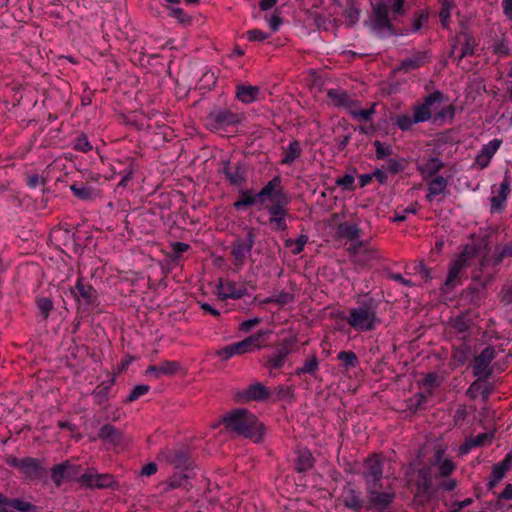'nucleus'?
Listing matches in <instances>:
<instances>
[{"label": "nucleus", "mask_w": 512, "mask_h": 512, "mask_svg": "<svg viewBox=\"0 0 512 512\" xmlns=\"http://www.w3.org/2000/svg\"><path fill=\"white\" fill-rule=\"evenodd\" d=\"M206 119L208 127L212 130L223 129L240 122L239 116L226 108L211 111Z\"/></svg>", "instance_id": "15"}, {"label": "nucleus", "mask_w": 512, "mask_h": 512, "mask_svg": "<svg viewBox=\"0 0 512 512\" xmlns=\"http://www.w3.org/2000/svg\"><path fill=\"white\" fill-rule=\"evenodd\" d=\"M366 492L370 506L378 510L388 508L395 499V492L391 486L384 487L382 483L373 487L367 486Z\"/></svg>", "instance_id": "9"}, {"label": "nucleus", "mask_w": 512, "mask_h": 512, "mask_svg": "<svg viewBox=\"0 0 512 512\" xmlns=\"http://www.w3.org/2000/svg\"><path fill=\"white\" fill-rule=\"evenodd\" d=\"M0 512H39V508L23 498H7L0 493Z\"/></svg>", "instance_id": "17"}, {"label": "nucleus", "mask_w": 512, "mask_h": 512, "mask_svg": "<svg viewBox=\"0 0 512 512\" xmlns=\"http://www.w3.org/2000/svg\"><path fill=\"white\" fill-rule=\"evenodd\" d=\"M218 173L223 174L232 186H242L247 180V169L244 162L232 164L229 159L221 160Z\"/></svg>", "instance_id": "10"}, {"label": "nucleus", "mask_w": 512, "mask_h": 512, "mask_svg": "<svg viewBox=\"0 0 512 512\" xmlns=\"http://www.w3.org/2000/svg\"><path fill=\"white\" fill-rule=\"evenodd\" d=\"M496 352L495 349L491 346L484 348L481 353L475 357L473 363V374L478 377V379L487 380L491 374L492 369L490 364L492 360L495 358Z\"/></svg>", "instance_id": "16"}, {"label": "nucleus", "mask_w": 512, "mask_h": 512, "mask_svg": "<svg viewBox=\"0 0 512 512\" xmlns=\"http://www.w3.org/2000/svg\"><path fill=\"white\" fill-rule=\"evenodd\" d=\"M70 190L72 191L73 195L79 200L87 201L91 200L93 197L92 188L85 184H72L70 186Z\"/></svg>", "instance_id": "43"}, {"label": "nucleus", "mask_w": 512, "mask_h": 512, "mask_svg": "<svg viewBox=\"0 0 512 512\" xmlns=\"http://www.w3.org/2000/svg\"><path fill=\"white\" fill-rule=\"evenodd\" d=\"M318 369L319 361L318 358L314 355L309 360L305 361L303 366L298 367L294 373L297 376H301L303 374H310L313 376L318 371Z\"/></svg>", "instance_id": "41"}, {"label": "nucleus", "mask_w": 512, "mask_h": 512, "mask_svg": "<svg viewBox=\"0 0 512 512\" xmlns=\"http://www.w3.org/2000/svg\"><path fill=\"white\" fill-rule=\"evenodd\" d=\"M374 146L376 148V157L378 159H383L392 153V150L389 146H385L383 143H381L378 140H376L374 142Z\"/></svg>", "instance_id": "61"}, {"label": "nucleus", "mask_w": 512, "mask_h": 512, "mask_svg": "<svg viewBox=\"0 0 512 512\" xmlns=\"http://www.w3.org/2000/svg\"><path fill=\"white\" fill-rule=\"evenodd\" d=\"M79 482L90 489H105L114 486V476L109 473L99 474L95 469L89 468L79 477Z\"/></svg>", "instance_id": "14"}, {"label": "nucleus", "mask_w": 512, "mask_h": 512, "mask_svg": "<svg viewBox=\"0 0 512 512\" xmlns=\"http://www.w3.org/2000/svg\"><path fill=\"white\" fill-rule=\"evenodd\" d=\"M244 37H246V39L251 42H262V41L268 39L270 37V34L264 32L260 29H252V30H248L244 34Z\"/></svg>", "instance_id": "54"}, {"label": "nucleus", "mask_w": 512, "mask_h": 512, "mask_svg": "<svg viewBox=\"0 0 512 512\" xmlns=\"http://www.w3.org/2000/svg\"><path fill=\"white\" fill-rule=\"evenodd\" d=\"M328 98L338 107H344L347 111L351 106H355L349 94L342 89H329L327 91Z\"/></svg>", "instance_id": "32"}, {"label": "nucleus", "mask_w": 512, "mask_h": 512, "mask_svg": "<svg viewBox=\"0 0 512 512\" xmlns=\"http://www.w3.org/2000/svg\"><path fill=\"white\" fill-rule=\"evenodd\" d=\"M263 335L264 333L259 331L254 335L248 336L242 341L225 346L216 351V356H218L221 361H227L235 355H242L258 350L261 347L260 339Z\"/></svg>", "instance_id": "7"}, {"label": "nucleus", "mask_w": 512, "mask_h": 512, "mask_svg": "<svg viewBox=\"0 0 512 512\" xmlns=\"http://www.w3.org/2000/svg\"><path fill=\"white\" fill-rule=\"evenodd\" d=\"M290 349L286 346L280 347L276 353L271 356L266 363L267 368L270 370L280 369L284 366L287 356L290 354Z\"/></svg>", "instance_id": "38"}, {"label": "nucleus", "mask_w": 512, "mask_h": 512, "mask_svg": "<svg viewBox=\"0 0 512 512\" xmlns=\"http://www.w3.org/2000/svg\"><path fill=\"white\" fill-rule=\"evenodd\" d=\"M339 500L348 509L360 511L363 508L362 493L352 483H347L343 487Z\"/></svg>", "instance_id": "18"}, {"label": "nucleus", "mask_w": 512, "mask_h": 512, "mask_svg": "<svg viewBox=\"0 0 512 512\" xmlns=\"http://www.w3.org/2000/svg\"><path fill=\"white\" fill-rule=\"evenodd\" d=\"M337 358L343 363L346 369L354 368L359 364L358 358L353 351H340Z\"/></svg>", "instance_id": "48"}, {"label": "nucleus", "mask_w": 512, "mask_h": 512, "mask_svg": "<svg viewBox=\"0 0 512 512\" xmlns=\"http://www.w3.org/2000/svg\"><path fill=\"white\" fill-rule=\"evenodd\" d=\"M287 218L288 217L269 218L268 224L270 225L273 231L282 232L287 230L288 228Z\"/></svg>", "instance_id": "57"}, {"label": "nucleus", "mask_w": 512, "mask_h": 512, "mask_svg": "<svg viewBox=\"0 0 512 512\" xmlns=\"http://www.w3.org/2000/svg\"><path fill=\"white\" fill-rule=\"evenodd\" d=\"M290 199L286 193H280L278 199L267 207L269 218L289 217L288 205Z\"/></svg>", "instance_id": "27"}, {"label": "nucleus", "mask_w": 512, "mask_h": 512, "mask_svg": "<svg viewBox=\"0 0 512 512\" xmlns=\"http://www.w3.org/2000/svg\"><path fill=\"white\" fill-rule=\"evenodd\" d=\"M150 390V386L149 385H145V384H141V385H136L132 391L130 392V394L127 396V399L126 401L127 402H133V401H136L139 397L147 394Z\"/></svg>", "instance_id": "55"}, {"label": "nucleus", "mask_w": 512, "mask_h": 512, "mask_svg": "<svg viewBox=\"0 0 512 512\" xmlns=\"http://www.w3.org/2000/svg\"><path fill=\"white\" fill-rule=\"evenodd\" d=\"M314 465V458L308 449L298 451L295 459V470L304 473L310 470Z\"/></svg>", "instance_id": "34"}, {"label": "nucleus", "mask_w": 512, "mask_h": 512, "mask_svg": "<svg viewBox=\"0 0 512 512\" xmlns=\"http://www.w3.org/2000/svg\"><path fill=\"white\" fill-rule=\"evenodd\" d=\"M218 294L222 299H240L246 295V289L244 287L238 288L236 283L233 281H222L220 280L218 286Z\"/></svg>", "instance_id": "26"}, {"label": "nucleus", "mask_w": 512, "mask_h": 512, "mask_svg": "<svg viewBox=\"0 0 512 512\" xmlns=\"http://www.w3.org/2000/svg\"><path fill=\"white\" fill-rule=\"evenodd\" d=\"M345 17L349 24L354 25L360 18V9L356 0H348L345 10Z\"/></svg>", "instance_id": "46"}, {"label": "nucleus", "mask_w": 512, "mask_h": 512, "mask_svg": "<svg viewBox=\"0 0 512 512\" xmlns=\"http://www.w3.org/2000/svg\"><path fill=\"white\" fill-rule=\"evenodd\" d=\"M478 248L474 244H466L460 254L454 259L448 268L447 277L444 283V292L453 290L460 284L462 271L471 265L472 260L477 256Z\"/></svg>", "instance_id": "4"}, {"label": "nucleus", "mask_w": 512, "mask_h": 512, "mask_svg": "<svg viewBox=\"0 0 512 512\" xmlns=\"http://www.w3.org/2000/svg\"><path fill=\"white\" fill-rule=\"evenodd\" d=\"M428 14L425 11L416 12L414 15L411 32H418L427 21Z\"/></svg>", "instance_id": "59"}, {"label": "nucleus", "mask_w": 512, "mask_h": 512, "mask_svg": "<svg viewBox=\"0 0 512 512\" xmlns=\"http://www.w3.org/2000/svg\"><path fill=\"white\" fill-rule=\"evenodd\" d=\"M448 181L443 176H435L427 186L426 199L432 202L436 196L446 192Z\"/></svg>", "instance_id": "30"}, {"label": "nucleus", "mask_w": 512, "mask_h": 512, "mask_svg": "<svg viewBox=\"0 0 512 512\" xmlns=\"http://www.w3.org/2000/svg\"><path fill=\"white\" fill-rule=\"evenodd\" d=\"M5 463L10 467L18 469L28 479H39L45 473V459L33 457L17 458L10 454L6 456Z\"/></svg>", "instance_id": "6"}, {"label": "nucleus", "mask_w": 512, "mask_h": 512, "mask_svg": "<svg viewBox=\"0 0 512 512\" xmlns=\"http://www.w3.org/2000/svg\"><path fill=\"white\" fill-rule=\"evenodd\" d=\"M373 18L370 28L373 33L381 38L396 35V30L391 22L389 13L383 4H376L372 9Z\"/></svg>", "instance_id": "8"}, {"label": "nucleus", "mask_w": 512, "mask_h": 512, "mask_svg": "<svg viewBox=\"0 0 512 512\" xmlns=\"http://www.w3.org/2000/svg\"><path fill=\"white\" fill-rule=\"evenodd\" d=\"M457 41H461L462 44L461 52L457 59L459 63L463 58L474 55L477 43L475 38L467 32L461 33L457 37Z\"/></svg>", "instance_id": "31"}, {"label": "nucleus", "mask_w": 512, "mask_h": 512, "mask_svg": "<svg viewBox=\"0 0 512 512\" xmlns=\"http://www.w3.org/2000/svg\"><path fill=\"white\" fill-rule=\"evenodd\" d=\"M308 242V236L305 234H301L296 240L294 239H287L285 240V246L291 248V252L293 255L300 254Z\"/></svg>", "instance_id": "44"}, {"label": "nucleus", "mask_w": 512, "mask_h": 512, "mask_svg": "<svg viewBox=\"0 0 512 512\" xmlns=\"http://www.w3.org/2000/svg\"><path fill=\"white\" fill-rule=\"evenodd\" d=\"M430 59L431 55L429 51H415L412 53L410 57H407L400 61L399 65L396 68V71L409 73L429 63Z\"/></svg>", "instance_id": "19"}, {"label": "nucleus", "mask_w": 512, "mask_h": 512, "mask_svg": "<svg viewBox=\"0 0 512 512\" xmlns=\"http://www.w3.org/2000/svg\"><path fill=\"white\" fill-rule=\"evenodd\" d=\"M260 88L253 85H238L236 88V97L244 104H251L258 99Z\"/></svg>", "instance_id": "29"}, {"label": "nucleus", "mask_w": 512, "mask_h": 512, "mask_svg": "<svg viewBox=\"0 0 512 512\" xmlns=\"http://www.w3.org/2000/svg\"><path fill=\"white\" fill-rule=\"evenodd\" d=\"M274 296H275V304H278L280 306H284V305L294 302V295L287 291H281V292L275 294Z\"/></svg>", "instance_id": "60"}, {"label": "nucleus", "mask_w": 512, "mask_h": 512, "mask_svg": "<svg viewBox=\"0 0 512 512\" xmlns=\"http://www.w3.org/2000/svg\"><path fill=\"white\" fill-rule=\"evenodd\" d=\"M280 193L285 192L281 186V178L277 175L268 181L257 193V198L260 200V205H263L266 200H271L273 203L275 199H278Z\"/></svg>", "instance_id": "22"}, {"label": "nucleus", "mask_w": 512, "mask_h": 512, "mask_svg": "<svg viewBox=\"0 0 512 512\" xmlns=\"http://www.w3.org/2000/svg\"><path fill=\"white\" fill-rule=\"evenodd\" d=\"M502 144L501 139H493L487 144H484L475 157V164L480 169H485L489 166L491 159L496 154Z\"/></svg>", "instance_id": "21"}, {"label": "nucleus", "mask_w": 512, "mask_h": 512, "mask_svg": "<svg viewBox=\"0 0 512 512\" xmlns=\"http://www.w3.org/2000/svg\"><path fill=\"white\" fill-rule=\"evenodd\" d=\"M256 204H260V200L257 198V193H253L251 190H241L239 192V198L234 202L233 207L236 210H242Z\"/></svg>", "instance_id": "33"}, {"label": "nucleus", "mask_w": 512, "mask_h": 512, "mask_svg": "<svg viewBox=\"0 0 512 512\" xmlns=\"http://www.w3.org/2000/svg\"><path fill=\"white\" fill-rule=\"evenodd\" d=\"M301 147L300 143L297 140H293L289 143L287 148H285L283 152V157L281 163L283 165H291L298 159L301 155Z\"/></svg>", "instance_id": "37"}, {"label": "nucleus", "mask_w": 512, "mask_h": 512, "mask_svg": "<svg viewBox=\"0 0 512 512\" xmlns=\"http://www.w3.org/2000/svg\"><path fill=\"white\" fill-rule=\"evenodd\" d=\"M443 455V450H437L434 455L435 463H439L440 475L448 477L455 470V464L450 459L442 460Z\"/></svg>", "instance_id": "39"}, {"label": "nucleus", "mask_w": 512, "mask_h": 512, "mask_svg": "<svg viewBox=\"0 0 512 512\" xmlns=\"http://www.w3.org/2000/svg\"><path fill=\"white\" fill-rule=\"evenodd\" d=\"M512 464V455L507 454L506 457L499 463L495 464L492 468L489 481L488 489L494 488L505 476Z\"/></svg>", "instance_id": "24"}, {"label": "nucleus", "mask_w": 512, "mask_h": 512, "mask_svg": "<svg viewBox=\"0 0 512 512\" xmlns=\"http://www.w3.org/2000/svg\"><path fill=\"white\" fill-rule=\"evenodd\" d=\"M188 483L187 475L183 473H175L173 474L165 483L164 492H169L171 490L185 487Z\"/></svg>", "instance_id": "40"}, {"label": "nucleus", "mask_w": 512, "mask_h": 512, "mask_svg": "<svg viewBox=\"0 0 512 512\" xmlns=\"http://www.w3.org/2000/svg\"><path fill=\"white\" fill-rule=\"evenodd\" d=\"M510 186H511L510 176L508 175V173H506L503 181L499 185L497 195L493 196L491 198V211L492 212H498V211L502 210V208L507 200V197L509 195Z\"/></svg>", "instance_id": "25"}, {"label": "nucleus", "mask_w": 512, "mask_h": 512, "mask_svg": "<svg viewBox=\"0 0 512 512\" xmlns=\"http://www.w3.org/2000/svg\"><path fill=\"white\" fill-rule=\"evenodd\" d=\"M386 169L392 174H396L401 172L404 169V166L400 160L397 159H389L386 163Z\"/></svg>", "instance_id": "62"}, {"label": "nucleus", "mask_w": 512, "mask_h": 512, "mask_svg": "<svg viewBox=\"0 0 512 512\" xmlns=\"http://www.w3.org/2000/svg\"><path fill=\"white\" fill-rule=\"evenodd\" d=\"M365 483V487H373L382 483L383 479V460L380 455L374 454L368 457L363 463V471L361 473Z\"/></svg>", "instance_id": "12"}, {"label": "nucleus", "mask_w": 512, "mask_h": 512, "mask_svg": "<svg viewBox=\"0 0 512 512\" xmlns=\"http://www.w3.org/2000/svg\"><path fill=\"white\" fill-rule=\"evenodd\" d=\"M44 184L45 180L41 179L38 173L29 174L26 177V184L29 188H36L39 184Z\"/></svg>", "instance_id": "63"}, {"label": "nucleus", "mask_w": 512, "mask_h": 512, "mask_svg": "<svg viewBox=\"0 0 512 512\" xmlns=\"http://www.w3.org/2000/svg\"><path fill=\"white\" fill-rule=\"evenodd\" d=\"M418 203H412L407 208L399 210L396 209L392 218L393 222H403L407 219V214H416Z\"/></svg>", "instance_id": "51"}, {"label": "nucleus", "mask_w": 512, "mask_h": 512, "mask_svg": "<svg viewBox=\"0 0 512 512\" xmlns=\"http://www.w3.org/2000/svg\"><path fill=\"white\" fill-rule=\"evenodd\" d=\"M451 326L455 331L464 333L469 329V322L465 317L457 316L451 320Z\"/></svg>", "instance_id": "58"}, {"label": "nucleus", "mask_w": 512, "mask_h": 512, "mask_svg": "<svg viewBox=\"0 0 512 512\" xmlns=\"http://www.w3.org/2000/svg\"><path fill=\"white\" fill-rule=\"evenodd\" d=\"M444 167L443 161L438 157H429L419 160L416 164L417 171L424 179L435 176Z\"/></svg>", "instance_id": "23"}, {"label": "nucleus", "mask_w": 512, "mask_h": 512, "mask_svg": "<svg viewBox=\"0 0 512 512\" xmlns=\"http://www.w3.org/2000/svg\"><path fill=\"white\" fill-rule=\"evenodd\" d=\"M80 470V465L72 464L66 460L51 468V479L57 487L61 486L65 480L79 481Z\"/></svg>", "instance_id": "13"}, {"label": "nucleus", "mask_w": 512, "mask_h": 512, "mask_svg": "<svg viewBox=\"0 0 512 512\" xmlns=\"http://www.w3.org/2000/svg\"><path fill=\"white\" fill-rule=\"evenodd\" d=\"M338 234L349 241L359 240L361 230L356 223L343 222L337 227Z\"/></svg>", "instance_id": "35"}, {"label": "nucleus", "mask_w": 512, "mask_h": 512, "mask_svg": "<svg viewBox=\"0 0 512 512\" xmlns=\"http://www.w3.org/2000/svg\"><path fill=\"white\" fill-rule=\"evenodd\" d=\"M217 83V76L214 71L207 70L200 78V85L204 89H212Z\"/></svg>", "instance_id": "53"}, {"label": "nucleus", "mask_w": 512, "mask_h": 512, "mask_svg": "<svg viewBox=\"0 0 512 512\" xmlns=\"http://www.w3.org/2000/svg\"><path fill=\"white\" fill-rule=\"evenodd\" d=\"M348 113L352 118L358 121H370L372 116L375 114V108L372 106L368 109H359L355 106H351Z\"/></svg>", "instance_id": "42"}, {"label": "nucleus", "mask_w": 512, "mask_h": 512, "mask_svg": "<svg viewBox=\"0 0 512 512\" xmlns=\"http://www.w3.org/2000/svg\"><path fill=\"white\" fill-rule=\"evenodd\" d=\"M122 437V432L111 424L103 425L98 432L99 439L112 445H119L122 442Z\"/></svg>", "instance_id": "28"}, {"label": "nucleus", "mask_w": 512, "mask_h": 512, "mask_svg": "<svg viewBox=\"0 0 512 512\" xmlns=\"http://www.w3.org/2000/svg\"><path fill=\"white\" fill-rule=\"evenodd\" d=\"M493 52L500 56H507L509 55V47L505 41L501 40L493 45Z\"/></svg>", "instance_id": "64"}, {"label": "nucleus", "mask_w": 512, "mask_h": 512, "mask_svg": "<svg viewBox=\"0 0 512 512\" xmlns=\"http://www.w3.org/2000/svg\"><path fill=\"white\" fill-rule=\"evenodd\" d=\"M378 4H383L387 13H391L393 18L404 16L407 13L406 0H384Z\"/></svg>", "instance_id": "36"}, {"label": "nucleus", "mask_w": 512, "mask_h": 512, "mask_svg": "<svg viewBox=\"0 0 512 512\" xmlns=\"http://www.w3.org/2000/svg\"><path fill=\"white\" fill-rule=\"evenodd\" d=\"M36 305L40 315L46 320L53 309V301L48 297H41L36 300Z\"/></svg>", "instance_id": "49"}, {"label": "nucleus", "mask_w": 512, "mask_h": 512, "mask_svg": "<svg viewBox=\"0 0 512 512\" xmlns=\"http://www.w3.org/2000/svg\"><path fill=\"white\" fill-rule=\"evenodd\" d=\"M354 176L352 174H345L342 177H338L335 180L337 186L343 188L344 190L352 191L354 190Z\"/></svg>", "instance_id": "56"}, {"label": "nucleus", "mask_w": 512, "mask_h": 512, "mask_svg": "<svg viewBox=\"0 0 512 512\" xmlns=\"http://www.w3.org/2000/svg\"><path fill=\"white\" fill-rule=\"evenodd\" d=\"M225 429L259 442L264 434V426L258 418L243 408H236L222 417Z\"/></svg>", "instance_id": "2"}, {"label": "nucleus", "mask_w": 512, "mask_h": 512, "mask_svg": "<svg viewBox=\"0 0 512 512\" xmlns=\"http://www.w3.org/2000/svg\"><path fill=\"white\" fill-rule=\"evenodd\" d=\"M255 233L253 228H248L246 236L237 237L230 246V254L233 258L234 270L239 272L245 265L247 258L251 255L255 244Z\"/></svg>", "instance_id": "5"}, {"label": "nucleus", "mask_w": 512, "mask_h": 512, "mask_svg": "<svg viewBox=\"0 0 512 512\" xmlns=\"http://www.w3.org/2000/svg\"><path fill=\"white\" fill-rule=\"evenodd\" d=\"M181 368L178 361H163L158 365V372L162 376H172L176 374Z\"/></svg>", "instance_id": "45"}, {"label": "nucleus", "mask_w": 512, "mask_h": 512, "mask_svg": "<svg viewBox=\"0 0 512 512\" xmlns=\"http://www.w3.org/2000/svg\"><path fill=\"white\" fill-rule=\"evenodd\" d=\"M238 396L244 401L263 402L270 398L271 392L264 384L255 382L241 391Z\"/></svg>", "instance_id": "20"}, {"label": "nucleus", "mask_w": 512, "mask_h": 512, "mask_svg": "<svg viewBox=\"0 0 512 512\" xmlns=\"http://www.w3.org/2000/svg\"><path fill=\"white\" fill-rule=\"evenodd\" d=\"M356 306L350 308L346 322L358 332H370L381 323L378 316L379 301L370 293L359 294L355 298Z\"/></svg>", "instance_id": "1"}, {"label": "nucleus", "mask_w": 512, "mask_h": 512, "mask_svg": "<svg viewBox=\"0 0 512 512\" xmlns=\"http://www.w3.org/2000/svg\"><path fill=\"white\" fill-rule=\"evenodd\" d=\"M443 100V93L434 91L427 95L423 102L416 105L413 109V115L407 113L396 115L391 118L394 126L402 131H408L414 124L423 123L431 119L432 110H435V104H440Z\"/></svg>", "instance_id": "3"}, {"label": "nucleus", "mask_w": 512, "mask_h": 512, "mask_svg": "<svg viewBox=\"0 0 512 512\" xmlns=\"http://www.w3.org/2000/svg\"><path fill=\"white\" fill-rule=\"evenodd\" d=\"M494 436H495V434L493 431L481 433L475 437H471L470 444L474 445V447H482L485 445H489L492 443Z\"/></svg>", "instance_id": "50"}, {"label": "nucleus", "mask_w": 512, "mask_h": 512, "mask_svg": "<svg viewBox=\"0 0 512 512\" xmlns=\"http://www.w3.org/2000/svg\"><path fill=\"white\" fill-rule=\"evenodd\" d=\"M73 149L78 152H89L93 149L91 143L89 142L87 136L85 134H81L77 136L73 141Z\"/></svg>", "instance_id": "52"}, {"label": "nucleus", "mask_w": 512, "mask_h": 512, "mask_svg": "<svg viewBox=\"0 0 512 512\" xmlns=\"http://www.w3.org/2000/svg\"><path fill=\"white\" fill-rule=\"evenodd\" d=\"M431 487V475L427 468H421L418 471V489L427 493Z\"/></svg>", "instance_id": "47"}, {"label": "nucleus", "mask_w": 512, "mask_h": 512, "mask_svg": "<svg viewBox=\"0 0 512 512\" xmlns=\"http://www.w3.org/2000/svg\"><path fill=\"white\" fill-rule=\"evenodd\" d=\"M70 292L75 301L80 306H84V309L97 304V291L91 284L85 282L84 278L81 276L77 278L74 287L70 288Z\"/></svg>", "instance_id": "11"}]
</instances>
